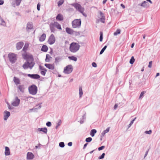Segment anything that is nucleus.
I'll list each match as a JSON object with an SVG mask.
<instances>
[{
  "label": "nucleus",
  "mask_w": 160,
  "mask_h": 160,
  "mask_svg": "<svg viewBox=\"0 0 160 160\" xmlns=\"http://www.w3.org/2000/svg\"><path fill=\"white\" fill-rule=\"evenodd\" d=\"M23 58L26 61L23 65L22 67L24 69H27L28 68L32 69L35 64L34 62V58L32 55L25 54L22 55Z\"/></svg>",
  "instance_id": "obj_1"
},
{
  "label": "nucleus",
  "mask_w": 160,
  "mask_h": 160,
  "mask_svg": "<svg viewBox=\"0 0 160 160\" xmlns=\"http://www.w3.org/2000/svg\"><path fill=\"white\" fill-rule=\"evenodd\" d=\"M80 46L78 43L73 42L70 45V50L72 52H76L79 49Z\"/></svg>",
  "instance_id": "obj_2"
},
{
  "label": "nucleus",
  "mask_w": 160,
  "mask_h": 160,
  "mask_svg": "<svg viewBox=\"0 0 160 160\" xmlns=\"http://www.w3.org/2000/svg\"><path fill=\"white\" fill-rule=\"evenodd\" d=\"M28 91L30 94L32 95H35L36 94L38 91V88L37 86L34 85L32 84L28 87Z\"/></svg>",
  "instance_id": "obj_3"
},
{
  "label": "nucleus",
  "mask_w": 160,
  "mask_h": 160,
  "mask_svg": "<svg viewBox=\"0 0 160 160\" xmlns=\"http://www.w3.org/2000/svg\"><path fill=\"white\" fill-rule=\"evenodd\" d=\"M81 24V21L80 19H75L72 22V26L74 28H79Z\"/></svg>",
  "instance_id": "obj_4"
},
{
  "label": "nucleus",
  "mask_w": 160,
  "mask_h": 160,
  "mask_svg": "<svg viewBox=\"0 0 160 160\" xmlns=\"http://www.w3.org/2000/svg\"><path fill=\"white\" fill-rule=\"evenodd\" d=\"M9 60L12 63H14L17 60L16 55L13 53H10L8 54Z\"/></svg>",
  "instance_id": "obj_5"
},
{
  "label": "nucleus",
  "mask_w": 160,
  "mask_h": 160,
  "mask_svg": "<svg viewBox=\"0 0 160 160\" xmlns=\"http://www.w3.org/2000/svg\"><path fill=\"white\" fill-rule=\"evenodd\" d=\"M73 69V68L72 65H69L64 68L63 72L65 74H69L72 72Z\"/></svg>",
  "instance_id": "obj_6"
},
{
  "label": "nucleus",
  "mask_w": 160,
  "mask_h": 160,
  "mask_svg": "<svg viewBox=\"0 0 160 160\" xmlns=\"http://www.w3.org/2000/svg\"><path fill=\"white\" fill-rule=\"evenodd\" d=\"M71 5L74 7L76 10L80 12L84 8L81 6L80 4L77 3H74L71 4Z\"/></svg>",
  "instance_id": "obj_7"
},
{
  "label": "nucleus",
  "mask_w": 160,
  "mask_h": 160,
  "mask_svg": "<svg viewBox=\"0 0 160 160\" xmlns=\"http://www.w3.org/2000/svg\"><path fill=\"white\" fill-rule=\"evenodd\" d=\"M55 40L54 35L52 34L49 38L48 42L49 44L52 45L55 43Z\"/></svg>",
  "instance_id": "obj_8"
},
{
  "label": "nucleus",
  "mask_w": 160,
  "mask_h": 160,
  "mask_svg": "<svg viewBox=\"0 0 160 160\" xmlns=\"http://www.w3.org/2000/svg\"><path fill=\"white\" fill-rule=\"evenodd\" d=\"M27 75L28 77L33 79H38L40 78V76L37 74H28Z\"/></svg>",
  "instance_id": "obj_9"
},
{
  "label": "nucleus",
  "mask_w": 160,
  "mask_h": 160,
  "mask_svg": "<svg viewBox=\"0 0 160 160\" xmlns=\"http://www.w3.org/2000/svg\"><path fill=\"white\" fill-rule=\"evenodd\" d=\"M20 100L18 97H16L15 98V101L12 102V105L14 107L18 106L20 103Z\"/></svg>",
  "instance_id": "obj_10"
},
{
  "label": "nucleus",
  "mask_w": 160,
  "mask_h": 160,
  "mask_svg": "<svg viewBox=\"0 0 160 160\" xmlns=\"http://www.w3.org/2000/svg\"><path fill=\"white\" fill-rule=\"evenodd\" d=\"M24 44V43L23 42H19L16 44V47L17 50H19L21 49L22 48Z\"/></svg>",
  "instance_id": "obj_11"
},
{
  "label": "nucleus",
  "mask_w": 160,
  "mask_h": 160,
  "mask_svg": "<svg viewBox=\"0 0 160 160\" xmlns=\"http://www.w3.org/2000/svg\"><path fill=\"white\" fill-rule=\"evenodd\" d=\"M138 6H140L144 8H148L149 7V4L146 1H144L141 4H139Z\"/></svg>",
  "instance_id": "obj_12"
},
{
  "label": "nucleus",
  "mask_w": 160,
  "mask_h": 160,
  "mask_svg": "<svg viewBox=\"0 0 160 160\" xmlns=\"http://www.w3.org/2000/svg\"><path fill=\"white\" fill-rule=\"evenodd\" d=\"M62 59V57L61 56H58L55 58L54 63L56 65L58 64L59 62Z\"/></svg>",
  "instance_id": "obj_13"
},
{
  "label": "nucleus",
  "mask_w": 160,
  "mask_h": 160,
  "mask_svg": "<svg viewBox=\"0 0 160 160\" xmlns=\"http://www.w3.org/2000/svg\"><path fill=\"white\" fill-rule=\"evenodd\" d=\"M34 157V155L32 152H28L27 153V160H31Z\"/></svg>",
  "instance_id": "obj_14"
},
{
  "label": "nucleus",
  "mask_w": 160,
  "mask_h": 160,
  "mask_svg": "<svg viewBox=\"0 0 160 160\" xmlns=\"http://www.w3.org/2000/svg\"><path fill=\"white\" fill-rule=\"evenodd\" d=\"M45 66L49 69L53 70L55 68L54 65L53 64L45 63Z\"/></svg>",
  "instance_id": "obj_15"
},
{
  "label": "nucleus",
  "mask_w": 160,
  "mask_h": 160,
  "mask_svg": "<svg viewBox=\"0 0 160 160\" xmlns=\"http://www.w3.org/2000/svg\"><path fill=\"white\" fill-rule=\"evenodd\" d=\"M5 113V115L4 116V120H7L8 118L10 116V113L9 112L5 111L4 112Z\"/></svg>",
  "instance_id": "obj_16"
},
{
  "label": "nucleus",
  "mask_w": 160,
  "mask_h": 160,
  "mask_svg": "<svg viewBox=\"0 0 160 160\" xmlns=\"http://www.w3.org/2000/svg\"><path fill=\"white\" fill-rule=\"evenodd\" d=\"M33 28V25L32 22H29L28 23L27 25L26 29L27 30H31Z\"/></svg>",
  "instance_id": "obj_17"
},
{
  "label": "nucleus",
  "mask_w": 160,
  "mask_h": 160,
  "mask_svg": "<svg viewBox=\"0 0 160 160\" xmlns=\"http://www.w3.org/2000/svg\"><path fill=\"white\" fill-rule=\"evenodd\" d=\"M18 88L21 92L23 93L25 88V86L24 85H19L18 86Z\"/></svg>",
  "instance_id": "obj_18"
},
{
  "label": "nucleus",
  "mask_w": 160,
  "mask_h": 160,
  "mask_svg": "<svg viewBox=\"0 0 160 160\" xmlns=\"http://www.w3.org/2000/svg\"><path fill=\"white\" fill-rule=\"evenodd\" d=\"M56 19L57 21H62L63 20V15L60 13L58 14L56 17Z\"/></svg>",
  "instance_id": "obj_19"
},
{
  "label": "nucleus",
  "mask_w": 160,
  "mask_h": 160,
  "mask_svg": "<svg viewBox=\"0 0 160 160\" xmlns=\"http://www.w3.org/2000/svg\"><path fill=\"white\" fill-rule=\"evenodd\" d=\"M5 154L6 156H8L10 155V149L8 147H6L5 148Z\"/></svg>",
  "instance_id": "obj_20"
},
{
  "label": "nucleus",
  "mask_w": 160,
  "mask_h": 160,
  "mask_svg": "<svg viewBox=\"0 0 160 160\" xmlns=\"http://www.w3.org/2000/svg\"><path fill=\"white\" fill-rule=\"evenodd\" d=\"M38 131L42 132L45 133H47L48 130L46 128H38Z\"/></svg>",
  "instance_id": "obj_21"
},
{
  "label": "nucleus",
  "mask_w": 160,
  "mask_h": 160,
  "mask_svg": "<svg viewBox=\"0 0 160 160\" xmlns=\"http://www.w3.org/2000/svg\"><path fill=\"white\" fill-rule=\"evenodd\" d=\"M46 37V34L45 33L42 34L40 37L39 41L40 42H43L44 41Z\"/></svg>",
  "instance_id": "obj_22"
},
{
  "label": "nucleus",
  "mask_w": 160,
  "mask_h": 160,
  "mask_svg": "<svg viewBox=\"0 0 160 160\" xmlns=\"http://www.w3.org/2000/svg\"><path fill=\"white\" fill-rule=\"evenodd\" d=\"M66 31L68 33L70 34H72L73 33V31L72 30L68 27L66 28Z\"/></svg>",
  "instance_id": "obj_23"
},
{
  "label": "nucleus",
  "mask_w": 160,
  "mask_h": 160,
  "mask_svg": "<svg viewBox=\"0 0 160 160\" xmlns=\"http://www.w3.org/2000/svg\"><path fill=\"white\" fill-rule=\"evenodd\" d=\"M48 48L47 46L46 45H43L42 46L41 49V51L46 52L48 51Z\"/></svg>",
  "instance_id": "obj_24"
},
{
  "label": "nucleus",
  "mask_w": 160,
  "mask_h": 160,
  "mask_svg": "<svg viewBox=\"0 0 160 160\" xmlns=\"http://www.w3.org/2000/svg\"><path fill=\"white\" fill-rule=\"evenodd\" d=\"M13 81L16 84L20 83V80L15 77H14L13 78Z\"/></svg>",
  "instance_id": "obj_25"
},
{
  "label": "nucleus",
  "mask_w": 160,
  "mask_h": 160,
  "mask_svg": "<svg viewBox=\"0 0 160 160\" xmlns=\"http://www.w3.org/2000/svg\"><path fill=\"white\" fill-rule=\"evenodd\" d=\"M97 130L95 129H93L91 130L90 132V135L92 137H93L94 136L95 134L97 132Z\"/></svg>",
  "instance_id": "obj_26"
},
{
  "label": "nucleus",
  "mask_w": 160,
  "mask_h": 160,
  "mask_svg": "<svg viewBox=\"0 0 160 160\" xmlns=\"http://www.w3.org/2000/svg\"><path fill=\"white\" fill-rule=\"evenodd\" d=\"M100 13L101 16L102 17L100 19L101 20L100 21L102 23H104V20H105V17L103 16V13L101 12H100Z\"/></svg>",
  "instance_id": "obj_27"
},
{
  "label": "nucleus",
  "mask_w": 160,
  "mask_h": 160,
  "mask_svg": "<svg viewBox=\"0 0 160 160\" xmlns=\"http://www.w3.org/2000/svg\"><path fill=\"white\" fill-rule=\"evenodd\" d=\"M52 58V57L48 54H47L46 58L45 59V61L47 62H49L50 61V58Z\"/></svg>",
  "instance_id": "obj_28"
},
{
  "label": "nucleus",
  "mask_w": 160,
  "mask_h": 160,
  "mask_svg": "<svg viewBox=\"0 0 160 160\" xmlns=\"http://www.w3.org/2000/svg\"><path fill=\"white\" fill-rule=\"evenodd\" d=\"M68 58L70 60H72L74 61H76L77 60V58L74 56H69Z\"/></svg>",
  "instance_id": "obj_29"
},
{
  "label": "nucleus",
  "mask_w": 160,
  "mask_h": 160,
  "mask_svg": "<svg viewBox=\"0 0 160 160\" xmlns=\"http://www.w3.org/2000/svg\"><path fill=\"white\" fill-rule=\"evenodd\" d=\"M79 94L80 98H81L83 94V92L82 87H79Z\"/></svg>",
  "instance_id": "obj_30"
},
{
  "label": "nucleus",
  "mask_w": 160,
  "mask_h": 160,
  "mask_svg": "<svg viewBox=\"0 0 160 160\" xmlns=\"http://www.w3.org/2000/svg\"><path fill=\"white\" fill-rule=\"evenodd\" d=\"M135 61V59L134 58L133 56H132L131 57V58L130 59V61H129V63L130 64H133L134 62Z\"/></svg>",
  "instance_id": "obj_31"
},
{
  "label": "nucleus",
  "mask_w": 160,
  "mask_h": 160,
  "mask_svg": "<svg viewBox=\"0 0 160 160\" xmlns=\"http://www.w3.org/2000/svg\"><path fill=\"white\" fill-rule=\"evenodd\" d=\"M41 107L42 106L41 105H39L38 108H32L30 110L31 111L34 110V112H37V110H38V109H40L41 108Z\"/></svg>",
  "instance_id": "obj_32"
},
{
  "label": "nucleus",
  "mask_w": 160,
  "mask_h": 160,
  "mask_svg": "<svg viewBox=\"0 0 160 160\" xmlns=\"http://www.w3.org/2000/svg\"><path fill=\"white\" fill-rule=\"evenodd\" d=\"M50 27L51 32H54L55 31V29L54 28V27L51 24H50Z\"/></svg>",
  "instance_id": "obj_33"
},
{
  "label": "nucleus",
  "mask_w": 160,
  "mask_h": 160,
  "mask_svg": "<svg viewBox=\"0 0 160 160\" xmlns=\"http://www.w3.org/2000/svg\"><path fill=\"white\" fill-rule=\"evenodd\" d=\"M107 48V45L105 46L102 49L101 51H100V54L101 55V54H102L103 53V52H104V51Z\"/></svg>",
  "instance_id": "obj_34"
},
{
  "label": "nucleus",
  "mask_w": 160,
  "mask_h": 160,
  "mask_svg": "<svg viewBox=\"0 0 160 160\" xmlns=\"http://www.w3.org/2000/svg\"><path fill=\"white\" fill-rule=\"evenodd\" d=\"M120 32H121V31H120V29H117V30L113 34L114 35L116 36V35H117L118 34H120Z\"/></svg>",
  "instance_id": "obj_35"
},
{
  "label": "nucleus",
  "mask_w": 160,
  "mask_h": 160,
  "mask_svg": "<svg viewBox=\"0 0 160 160\" xmlns=\"http://www.w3.org/2000/svg\"><path fill=\"white\" fill-rule=\"evenodd\" d=\"M63 2L64 1L63 0H60L58 2V6L60 7L63 4Z\"/></svg>",
  "instance_id": "obj_36"
},
{
  "label": "nucleus",
  "mask_w": 160,
  "mask_h": 160,
  "mask_svg": "<svg viewBox=\"0 0 160 160\" xmlns=\"http://www.w3.org/2000/svg\"><path fill=\"white\" fill-rule=\"evenodd\" d=\"M136 117H135L133 120H132L130 124L128 125V128H129L133 124V122H134V121H135V120L136 119Z\"/></svg>",
  "instance_id": "obj_37"
},
{
  "label": "nucleus",
  "mask_w": 160,
  "mask_h": 160,
  "mask_svg": "<svg viewBox=\"0 0 160 160\" xmlns=\"http://www.w3.org/2000/svg\"><path fill=\"white\" fill-rule=\"evenodd\" d=\"M146 92L145 91H144L140 93V95L139 97V98L140 99V98H142L143 97L144 94Z\"/></svg>",
  "instance_id": "obj_38"
},
{
  "label": "nucleus",
  "mask_w": 160,
  "mask_h": 160,
  "mask_svg": "<svg viewBox=\"0 0 160 160\" xmlns=\"http://www.w3.org/2000/svg\"><path fill=\"white\" fill-rule=\"evenodd\" d=\"M92 140V138L91 137H88L87 138L85 139V141L87 142H91Z\"/></svg>",
  "instance_id": "obj_39"
},
{
  "label": "nucleus",
  "mask_w": 160,
  "mask_h": 160,
  "mask_svg": "<svg viewBox=\"0 0 160 160\" xmlns=\"http://www.w3.org/2000/svg\"><path fill=\"white\" fill-rule=\"evenodd\" d=\"M105 156V153H103L98 158V159H103L104 158Z\"/></svg>",
  "instance_id": "obj_40"
},
{
  "label": "nucleus",
  "mask_w": 160,
  "mask_h": 160,
  "mask_svg": "<svg viewBox=\"0 0 160 160\" xmlns=\"http://www.w3.org/2000/svg\"><path fill=\"white\" fill-rule=\"evenodd\" d=\"M59 146L61 148H63L65 146L64 143L63 142H61L59 143Z\"/></svg>",
  "instance_id": "obj_41"
},
{
  "label": "nucleus",
  "mask_w": 160,
  "mask_h": 160,
  "mask_svg": "<svg viewBox=\"0 0 160 160\" xmlns=\"http://www.w3.org/2000/svg\"><path fill=\"white\" fill-rule=\"evenodd\" d=\"M39 68L40 71H44V70H47L45 68H44L43 66L40 65L39 66Z\"/></svg>",
  "instance_id": "obj_42"
},
{
  "label": "nucleus",
  "mask_w": 160,
  "mask_h": 160,
  "mask_svg": "<svg viewBox=\"0 0 160 160\" xmlns=\"http://www.w3.org/2000/svg\"><path fill=\"white\" fill-rule=\"evenodd\" d=\"M47 71V70H44V71H40V73L41 74L45 76L46 74V72Z\"/></svg>",
  "instance_id": "obj_43"
},
{
  "label": "nucleus",
  "mask_w": 160,
  "mask_h": 160,
  "mask_svg": "<svg viewBox=\"0 0 160 160\" xmlns=\"http://www.w3.org/2000/svg\"><path fill=\"white\" fill-rule=\"evenodd\" d=\"M58 24L59 23L57 22H53L51 23V24L54 27H56V26H57Z\"/></svg>",
  "instance_id": "obj_44"
},
{
  "label": "nucleus",
  "mask_w": 160,
  "mask_h": 160,
  "mask_svg": "<svg viewBox=\"0 0 160 160\" xmlns=\"http://www.w3.org/2000/svg\"><path fill=\"white\" fill-rule=\"evenodd\" d=\"M61 120H59L57 124V126H56L55 128L57 129L58 127L61 125Z\"/></svg>",
  "instance_id": "obj_45"
},
{
  "label": "nucleus",
  "mask_w": 160,
  "mask_h": 160,
  "mask_svg": "<svg viewBox=\"0 0 160 160\" xmlns=\"http://www.w3.org/2000/svg\"><path fill=\"white\" fill-rule=\"evenodd\" d=\"M1 21L2 22V23H1V25H2L3 26H5L6 25L5 22L2 19H1Z\"/></svg>",
  "instance_id": "obj_46"
},
{
  "label": "nucleus",
  "mask_w": 160,
  "mask_h": 160,
  "mask_svg": "<svg viewBox=\"0 0 160 160\" xmlns=\"http://www.w3.org/2000/svg\"><path fill=\"white\" fill-rule=\"evenodd\" d=\"M84 8L80 12L84 16L86 17L87 16V15L86 13L84 12Z\"/></svg>",
  "instance_id": "obj_47"
},
{
  "label": "nucleus",
  "mask_w": 160,
  "mask_h": 160,
  "mask_svg": "<svg viewBox=\"0 0 160 160\" xmlns=\"http://www.w3.org/2000/svg\"><path fill=\"white\" fill-rule=\"evenodd\" d=\"M55 27H56L57 29H58L59 30L62 29V28L61 27V25L59 23L58 24L57 26H56Z\"/></svg>",
  "instance_id": "obj_48"
},
{
  "label": "nucleus",
  "mask_w": 160,
  "mask_h": 160,
  "mask_svg": "<svg viewBox=\"0 0 160 160\" xmlns=\"http://www.w3.org/2000/svg\"><path fill=\"white\" fill-rule=\"evenodd\" d=\"M152 132V131L151 130H150L149 131H146L145 132V133L146 134H150Z\"/></svg>",
  "instance_id": "obj_49"
},
{
  "label": "nucleus",
  "mask_w": 160,
  "mask_h": 160,
  "mask_svg": "<svg viewBox=\"0 0 160 160\" xmlns=\"http://www.w3.org/2000/svg\"><path fill=\"white\" fill-rule=\"evenodd\" d=\"M105 148V146H102L100 147H99L98 148V150L99 151H101L103 150Z\"/></svg>",
  "instance_id": "obj_50"
},
{
  "label": "nucleus",
  "mask_w": 160,
  "mask_h": 160,
  "mask_svg": "<svg viewBox=\"0 0 160 160\" xmlns=\"http://www.w3.org/2000/svg\"><path fill=\"white\" fill-rule=\"evenodd\" d=\"M46 125L48 127H50L52 125V124L51 122L48 121L46 123Z\"/></svg>",
  "instance_id": "obj_51"
},
{
  "label": "nucleus",
  "mask_w": 160,
  "mask_h": 160,
  "mask_svg": "<svg viewBox=\"0 0 160 160\" xmlns=\"http://www.w3.org/2000/svg\"><path fill=\"white\" fill-rule=\"evenodd\" d=\"M124 106V103L122 102H121L119 103V107H122Z\"/></svg>",
  "instance_id": "obj_52"
},
{
  "label": "nucleus",
  "mask_w": 160,
  "mask_h": 160,
  "mask_svg": "<svg viewBox=\"0 0 160 160\" xmlns=\"http://www.w3.org/2000/svg\"><path fill=\"white\" fill-rule=\"evenodd\" d=\"M152 61H150L149 63V65H148V67L149 68H151L152 67Z\"/></svg>",
  "instance_id": "obj_53"
},
{
  "label": "nucleus",
  "mask_w": 160,
  "mask_h": 160,
  "mask_svg": "<svg viewBox=\"0 0 160 160\" xmlns=\"http://www.w3.org/2000/svg\"><path fill=\"white\" fill-rule=\"evenodd\" d=\"M106 132H104V131H103L102 132V133H101V136H100V137H101L102 138V137H103L104 136V135H105V134H106Z\"/></svg>",
  "instance_id": "obj_54"
},
{
  "label": "nucleus",
  "mask_w": 160,
  "mask_h": 160,
  "mask_svg": "<svg viewBox=\"0 0 160 160\" xmlns=\"http://www.w3.org/2000/svg\"><path fill=\"white\" fill-rule=\"evenodd\" d=\"M40 4L39 3H38L37 5V9L39 11L40 9Z\"/></svg>",
  "instance_id": "obj_55"
},
{
  "label": "nucleus",
  "mask_w": 160,
  "mask_h": 160,
  "mask_svg": "<svg viewBox=\"0 0 160 160\" xmlns=\"http://www.w3.org/2000/svg\"><path fill=\"white\" fill-rule=\"evenodd\" d=\"M92 65L93 67H94V68H96L97 66L96 63L95 62H93L92 63Z\"/></svg>",
  "instance_id": "obj_56"
},
{
  "label": "nucleus",
  "mask_w": 160,
  "mask_h": 160,
  "mask_svg": "<svg viewBox=\"0 0 160 160\" xmlns=\"http://www.w3.org/2000/svg\"><path fill=\"white\" fill-rule=\"evenodd\" d=\"M8 108L9 109H13L14 108L13 107H11L10 105L9 104H8Z\"/></svg>",
  "instance_id": "obj_57"
},
{
  "label": "nucleus",
  "mask_w": 160,
  "mask_h": 160,
  "mask_svg": "<svg viewBox=\"0 0 160 160\" xmlns=\"http://www.w3.org/2000/svg\"><path fill=\"white\" fill-rule=\"evenodd\" d=\"M109 129H110V128L109 127H108L106 129V130H104V132H106V133H107L109 131Z\"/></svg>",
  "instance_id": "obj_58"
},
{
  "label": "nucleus",
  "mask_w": 160,
  "mask_h": 160,
  "mask_svg": "<svg viewBox=\"0 0 160 160\" xmlns=\"http://www.w3.org/2000/svg\"><path fill=\"white\" fill-rule=\"evenodd\" d=\"M28 47H26L25 46H24L22 49V50L24 51H26L27 50Z\"/></svg>",
  "instance_id": "obj_59"
},
{
  "label": "nucleus",
  "mask_w": 160,
  "mask_h": 160,
  "mask_svg": "<svg viewBox=\"0 0 160 160\" xmlns=\"http://www.w3.org/2000/svg\"><path fill=\"white\" fill-rule=\"evenodd\" d=\"M148 151H149V150H148L147 151H146V152H145V154L144 155V158L146 157V156H147L148 154Z\"/></svg>",
  "instance_id": "obj_60"
},
{
  "label": "nucleus",
  "mask_w": 160,
  "mask_h": 160,
  "mask_svg": "<svg viewBox=\"0 0 160 160\" xmlns=\"http://www.w3.org/2000/svg\"><path fill=\"white\" fill-rule=\"evenodd\" d=\"M4 1L3 0H0V5H2L3 4Z\"/></svg>",
  "instance_id": "obj_61"
},
{
  "label": "nucleus",
  "mask_w": 160,
  "mask_h": 160,
  "mask_svg": "<svg viewBox=\"0 0 160 160\" xmlns=\"http://www.w3.org/2000/svg\"><path fill=\"white\" fill-rule=\"evenodd\" d=\"M118 107V105L117 104H115L114 106V109L116 110Z\"/></svg>",
  "instance_id": "obj_62"
},
{
  "label": "nucleus",
  "mask_w": 160,
  "mask_h": 160,
  "mask_svg": "<svg viewBox=\"0 0 160 160\" xmlns=\"http://www.w3.org/2000/svg\"><path fill=\"white\" fill-rule=\"evenodd\" d=\"M88 144V143H86L84 144L83 147V149H84L86 148Z\"/></svg>",
  "instance_id": "obj_63"
},
{
  "label": "nucleus",
  "mask_w": 160,
  "mask_h": 160,
  "mask_svg": "<svg viewBox=\"0 0 160 160\" xmlns=\"http://www.w3.org/2000/svg\"><path fill=\"white\" fill-rule=\"evenodd\" d=\"M68 145L69 146H71L72 145V142H69L68 143Z\"/></svg>",
  "instance_id": "obj_64"
}]
</instances>
